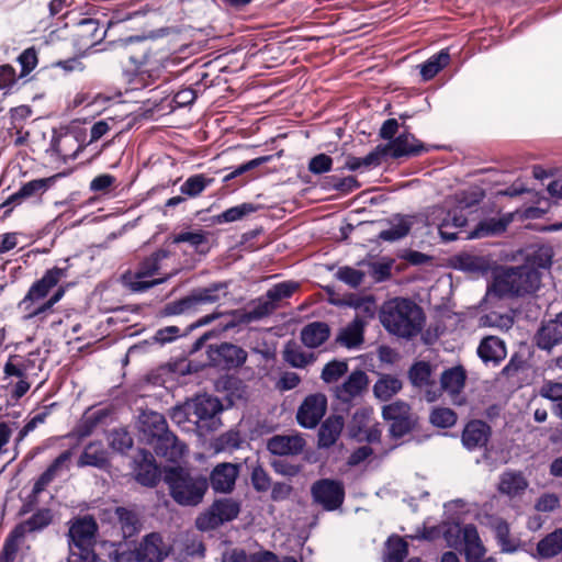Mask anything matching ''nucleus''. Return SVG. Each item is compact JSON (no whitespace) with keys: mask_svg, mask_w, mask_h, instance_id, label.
Here are the masks:
<instances>
[{"mask_svg":"<svg viewBox=\"0 0 562 562\" xmlns=\"http://www.w3.org/2000/svg\"><path fill=\"white\" fill-rule=\"evenodd\" d=\"M369 386V376L362 370L352 371L340 385L335 389V396L344 402L350 403L363 395Z\"/></svg>","mask_w":562,"mask_h":562,"instance_id":"nucleus-20","label":"nucleus"},{"mask_svg":"<svg viewBox=\"0 0 562 562\" xmlns=\"http://www.w3.org/2000/svg\"><path fill=\"white\" fill-rule=\"evenodd\" d=\"M128 55L124 76L133 90L145 89L158 81L167 67L172 64L166 52L155 49L149 36L132 35L113 42Z\"/></svg>","mask_w":562,"mask_h":562,"instance_id":"nucleus-2","label":"nucleus"},{"mask_svg":"<svg viewBox=\"0 0 562 562\" xmlns=\"http://www.w3.org/2000/svg\"><path fill=\"white\" fill-rule=\"evenodd\" d=\"M402 389V382L393 375H382L373 385V393L381 401H389Z\"/></svg>","mask_w":562,"mask_h":562,"instance_id":"nucleus-44","label":"nucleus"},{"mask_svg":"<svg viewBox=\"0 0 562 562\" xmlns=\"http://www.w3.org/2000/svg\"><path fill=\"white\" fill-rule=\"evenodd\" d=\"M535 342L539 349L546 351L562 344V312L541 325L535 335Z\"/></svg>","mask_w":562,"mask_h":562,"instance_id":"nucleus-23","label":"nucleus"},{"mask_svg":"<svg viewBox=\"0 0 562 562\" xmlns=\"http://www.w3.org/2000/svg\"><path fill=\"white\" fill-rule=\"evenodd\" d=\"M382 157V145H379L364 157L348 156L344 168L350 171H357L360 169L369 170L380 166Z\"/></svg>","mask_w":562,"mask_h":562,"instance_id":"nucleus-38","label":"nucleus"},{"mask_svg":"<svg viewBox=\"0 0 562 562\" xmlns=\"http://www.w3.org/2000/svg\"><path fill=\"white\" fill-rule=\"evenodd\" d=\"M228 294L227 282H213L207 286L193 289L188 295L167 303L161 311L164 316H177L199 312L204 305L220 302Z\"/></svg>","mask_w":562,"mask_h":562,"instance_id":"nucleus-7","label":"nucleus"},{"mask_svg":"<svg viewBox=\"0 0 562 562\" xmlns=\"http://www.w3.org/2000/svg\"><path fill=\"white\" fill-rule=\"evenodd\" d=\"M170 250L159 248L142 259L135 270H126L121 276L122 285L132 293H144L157 285L167 282L177 271L161 278H154L161 269V262L169 258Z\"/></svg>","mask_w":562,"mask_h":562,"instance_id":"nucleus-5","label":"nucleus"},{"mask_svg":"<svg viewBox=\"0 0 562 562\" xmlns=\"http://www.w3.org/2000/svg\"><path fill=\"white\" fill-rule=\"evenodd\" d=\"M348 372V363L345 360H331L327 362L323 370L321 378L322 380L329 384L337 382L341 376H344Z\"/></svg>","mask_w":562,"mask_h":562,"instance_id":"nucleus-55","label":"nucleus"},{"mask_svg":"<svg viewBox=\"0 0 562 562\" xmlns=\"http://www.w3.org/2000/svg\"><path fill=\"white\" fill-rule=\"evenodd\" d=\"M327 409V398L324 394H311L304 398L296 413L297 424L306 429L315 428Z\"/></svg>","mask_w":562,"mask_h":562,"instance_id":"nucleus-12","label":"nucleus"},{"mask_svg":"<svg viewBox=\"0 0 562 562\" xmlns=\"http://www.w3.org/2000/svg\"><path fill=\"white\" fill-rule=\"evenodd\" d=\"M528 481L520 471L507 470L499 476L498 492L510 498L520 496L528 488Z\"/></svg>","mask_w":562,"mask_h":562,"instance_id":"nucleus-27","label":"nucleus"},{"mask_svg":"<svg viewBox=\"0 0 562 562\" xmlns=\"http://www.w3.org/2000/svg\"><path fill=\"white\" fill-rule=\"evenodd\" d=\"M300 337L304 346L315 349L328 340L330 337V327L325 322H312L302 328Z\"/></svg>","mask_w":562,"mask_h":562,"instance_id":"nucleus-31","label":"nucleus"},{"mask_svg":"<svg viewBox=\"0 0 562 562\" xmlns=\"http://www.w3.org/2000/svg\"><path fill=\"white\" fill-rule=\"evenodd\" d=\"M432 214L442 218L437 224L440 237L445 241H453L458 238V229L464 227L468 223L463 207H456L445 212L443 209H435Z\"/></svg>","mask_w":562,"mask_h":562,"instance_id":"nucleus-17","label":"nucleus"},{"mask_svg":"<svg viewBox=\"0 0 562 562\" xmlns=\"http://www.w3.org/2000/svg\"><path fill=\"white\" fill-rule=\"evenodd\" d=\"M52 522V513L47 508L35 512L27 520L19 524L10 532L13 537L21 540L27 532L43 530Z\"/></svg>","mask_w":562,"mask_h":562,"instance_id":"nucleus-34","label":"nucleus"},{"mask_svg":"<svg viewBox=\"0 0 562 562\" xmlns=\"http://www.w3.org/2000/svg\"><path fill=\"white\" fill-rule=\"evenodd\" d=\"M485 525L493 531L503 553H515L520 549V539L510 536L509 524L502 517L487 515Z\"/></svg>","mask_w":562,"mask_h":562,"instance_id":"nucleus-19","label":"nucleus"},{"mask_svg":"<svg viewBox=\"0 0 562 562\" xmlns=\"http://www.w3.org/2000/svg\"><path fill=\"white\" fill-rule=\"evenodd\" d=\"M412 228V222L404 216H397L391 222V226L379 234V239L383 241H397L406 237Z\"/></svg>","mask_w":562,"mask_h":562,"instance_id":"nucleus-42","label":"nucleus"},{"mask_svg":"<svg viewBox=\"0 0 562 562\" xmlns=\"http://www.w3.org/2000/svg\"><path fill=\"white\" fill-rule=\"evenodd\" d=\"M97 524L91 517L76 520L69 528V557L67 562H97L93 550Z\"/></svg>","mask_w":562,"mask_h":562,"instance_id":"nucleus-8","label":"nucleus"},{"mask_svg":"<svg viewBox=\"0 0 562 562\" xmlns=\"http://www.w3.org/2000/svg\"><path fill=\"white\" fill-rule=\"evenodd\" d=\"M172 244L187 243L196 252L206 255L209 247V233L202 229L180 232L171 237Z\"/></svg>","mask_w":562,"mask_h":562,"instance_id":"nucleus-37","label":"nucleus"},{"mask_svg":"<svg viewBox=\"0 0 562 562\" xmlns=\"http://www.w3.org/2000/svg\"><path fill=\"white\" fill-rule=\"evenodd\" d=\"M457 268L461 271L484 276L492 269V261L488 257L476 254H461L457 257Z\"/></svg>","mask_w":562,"mask_h":562,"instance_id":"nucleus-36","label":"nucleus"},{"mask_svg":"<svg viewBox=\"0 0 562 562\" xmlns=\"http://www.w3.org/2000/svg\"><path fill=\"white\" fill-rule=\"evenodd\" d=\"M139 430L143 432L147 442L168 430V424L165 416L157 412H144L139 417Z\"/></svg>","mask_w":562,"mask_h":562,"instance_id":"nucleus-30","label":"nucleus"},{"mask_svg":"<svg viewBox=\"0 0 562 562\" xmlns=\"http://www.w3.org/2000/svg\"><path fill=\"white\" fill-rule=\"evenodd\" d=\"M69 259L64 260L65 266H55L47 269L44 274L35 280L16 308L25 322H32L37 326L57 327L63 323V314L56 304L65 296L68 284L60 282L69 277Z\"/></svg>","mask_w":562,"mask_h":562,"instance_id":"nucleus-1","label":"nucleus"},{"mask_svg":"<svg viewBox=\"0 0 562 562\" xmlns=\"http://www.w3.org/2000/svg\"><path fill=\"white\" fill-rule=\"evenodd\" d=\"M109 464L108 451L101 441L89 442L77 461L79 468L93 467L100 470L106 469Z\"/></svg>","mask_w":562,"mask_h":562,"instance_id":"nucleus-26","label":"nucleus"},{"mask_svg":"<svg viewBox=\"0 0 562 562\" xmlns=\"http://www.w3.org/2000/svg\"><path fill=\"white\" fill-rule=\"evenodd\" d=\"M79 35L81 37H89L93 43L105 35V31L100 29L99 22L94 19H83L79 23Z\"/></svg>","mask_w":562,"mask_h":562,"instance_id":"nucleus-61","label":"nucleus"},{"mask_svg":"<svg viewBox=\"0 0 562 562\" xmlns=\"http://www.w3.org/2000/svg\"><path fill=\"white\" fill-rule=\"evenodd\" d=\"M108 416V412L105 409H98L91 412L90 409L86 412L76 427V434L79 438H85L90 436L95 427Z\"/></svg>","mask_w":562,"mask_h":562,"instance_id":"nucleus-46","label":"nucleus"},{"mask_svg":"<svg viewBox=\"0 0 562 562\" xmlns=\"http://www.w3.org/2000/svg\"><path fill=\"white\" fill-rule=\"evenodd\" d=\"M408 378L414 386H429L431 384V366L426 361L415 362L408 371Z\"/></svg>","mask_w":562,"mask_h":562,"instance_id":"nucleus-48","label":"nucleus"},{"mask_svg":"<svg viewBox=\"0 0 562 562\" xmlns=\"http://www.w3.org/2000/svg\"><path fill=\"white\" fill-rule=\"evenodd\" d=\"M114 514L124 539L133 538L140 532L143 522L135 509L119 506L115 508Z\"/></svg>","mask_w":562,"mask_h":562,"instance_id":"nucleus-28","label":"nucleus"},{"mask_svg":"<svg viewBox=\"0 0 562 562\" xmlns=\"http://www.w3.org/2000/svg\"><path fill=\"white\" fill-rule=\"evenodd\" d=\"M20 362L23 364L24 371L32 376H36L42 371L45 363V358L42 356L40 349L33 350L27 355H16Z\"/></svg>","mask_w":562,"mask_h":562,"instance_id":"nucleus-53","label":"nucleus"},{"mask_svg":"<svg viewBox=\"0 0 562 562\" xmlns=\"http://www.w3.org/2000/svg\"><path fill=\"white\" fill-rule=\"evenodd\" d=\"M311 494L314 503L327 512H333L342 505L345 487L340 481L321 479L313 483Z\"/></svg>","mask_w":562,"mask_h":562,"instance_id":"nucleus-10","label":"nucleus"},{"mask_svg":"<svg viewBox=\"0 0 562 562\" xmlns=\"http://www.w3.org/2000/svg\"><path fill=\"white\" fill-rule=\"evenodd\" d=\"M211 507L218 518L217 521H220L222 525L237 518L240 512L239 502L233 498L217 499L211 505Z\"/></svg>","mask_w":562,"mask_h":562,"instance_id":"nucleus-45","label":"nucleus"},{"mask_svg":"<svg viewBox=\"0 0 562 562\" xmlns=\"http://www.w3.org/2000/svg\"><path fill=\"white\" fill-rule=\"evenodd\" d=\"M369 418H370L369 409L361 408V409H358L353 414L352 423L355 426H357L359 434L363 432V435H364L363 438L368 442H371V443L378 442L381 439L382 430H381L379 424L366 428L367 422L369 420Z\"/></svg>","mask_w":562,"mask_h":562,"instance_id":"nucleus-40","label":"nucleus"},{"mask_svg":"<svg viewBox=\"0 0 562 562\" xmlns=\"http://www.w3.org/2000/svg\"><path fill=\"white\" fill-rule=\"evenodd\" d=\"M408 554V546L400 537H390L386 541L384 562H403Z\"/></svg>","mask_w":562,"mask_h":562,"instance_id":"nucleus-50","label":"nucleus"},{"mask_svg":"<svg viewBox=\"0 0 562 562\" xmlns=\"http://www.w3.org/2000/svg\"><path fill=\"white\" fill-rule=\"evenodd\" d=\"M492 429L490 425L483 420H470L463 428L461 441L468 451H475L486 447Z\"/></svg>","mask_w":562,"mask_h":562,"instance_id":"nucleus-22","label":"nucleus"},{"mask_svg":"<svg viewBox=\"0 0 562 562\" xmlns=\"http://www.w3.org/2000/svg\"><path fill=\"white\" fill-rule=\"evenodd\" d=\"M382 149L383 156L389 153L394 159L418 156L424 151H428V148L408 132L401 133L393 140L382 146Z\"/></svg>","mask_w":562,"mask_h":562,"instance_id":"nucleus-16","label":"nucleus"},{"mask_svg":"<svg viewBox=\"0 0 562 562\" xmlns=\"http://www.w3.org/2000/svg\"><path fill=\"white\" fill-rule=\"evenodd\" d=\"M464 546L465 562H476L485 555L486 549L480 538L477 528L473 524H467L461 529Z\"/></svg>","mask_w":562,"mask_h":562,"instance_id":"nucleus-25","label":"nucleus"},{"mask_svg":"<svg viewBox=\"0 0 562 562\" xmlns=\"http://www.w3.org/2000/svg\"><path fill=\"white\" fill-rule=\"evenodd\" d=\"M345 422L340 415H331L327 417L318 429V447L330 448L339 438Z\"/></svg>","mask_w":562,"mask_h":562,"instance_id":"nucleus-33","label":"nucleus"},{"mask_svg":"<svg viewBox=\"0 0 562 562\" xmlns=\"http://www.w3.org/2000/svg\"><path fill=\"white\" fill-rule=\"evenodd\" d=\"M258 206L252 203H241L225 210L215 216L217 224L233 223L244 218L245 216L255 213Z\"/></svg>","mask_w":562,"mask_h":562,"instance_id":"nucleus-47","label":"nucleus"},{"mask_svg":"<svg viewBox=\"0 0 562 562\" xmlns=\"http://www.w3.org/2000/svg\"><path fill=\"white\" fill-rule=\"evenodd\" d=\"M133 471L136 482L146 487H155L161 479V471L154 456L145 449H140L135 456Z\"/></svg>","mask_w":562,"mask_h":562,"instance_id":"nucleus-14","label":"nucleus"},{"mask_svg":"<svg viewBox=\"0 0 562 562\" xmlns=\"http://www.w3.org/2000/svg\"><path fill=\"white\" fill-rule=\"evenodd\" d=\"M562 552V528H557L538 541L530 555L536 560H549Z\"/></svg>","mask_w":562,"mask_h":562,"instance_id":"nucleus-29","label":"nucleus"},{"mask_svg":"<svg viewBox=\"0 0 562 562\" xmlns=\"http://www.w3.org/2000/svg\"><path fill=\"white\" fill-rule=\"evenodd\" d=\"M149 443L153 445L157 456L170 462H178L188 452L187 445L180 441L169 429Z\"/></svg>","mask_w":562,"mask_h":562,"instance_id":"nucleus-21","label":"nucleus"},{"mask_svg":"<svg viewBox=\"0 0 562 562\" xmlns=\"http://www.w3.org/2000/svg\"><path fill=\"white\" fill-rule=\"evenodd\" d=\"M430 422L434 426L449 428L456 424L457 415L450 408H435L430 414Z\"/></svg>","mask_w":562,"mask_h":562,"instance_id":"nucleus-60","label":"nucleus"},{"mask_svg":"<svg viewBox=\"0 0 562 562\" xmlns=\"http://www.w3.org/2000/svg\"><path fill=\"white\" fill-rule=\"evenodd\" d=\"M380 322L390 334L411 339L422 331L425 316L423 310L412 300L395 297L383 304Z\"/></svg>","mask_w":562,"mask_h":562,"instance_id":"nucleus-3","label":"nucleus"},{"mask_svg":"<svg viewBox=\"0 0 562 562\" xmlns=\"http://www.w3.org/2000/svg\"><path fill=\"white\" fill-rule=\"evenodd\" d=\"M539 285V274L528 266L508 267L496 273L487 294L497 297L521 296L533 293Z\"/></svg>","mask_w":562,"mask_h":562,"instance_id":"nucleus-6","label":"nucleus"},{"mask_svg":"<svg viewBox=\"0 0 562 562\" xmlns=\"http://www.w3.org/2000/svg\"><path fill=\"white\" fill-rule=\"evenodd\" d=\"M284 360L293 368H305L314 358L312 355L304 352L300 347L288 346L283 352Z\"/></svg>","mask_w":562,"mask_h":562,"instance_id":"nucleus-56","label":"nucleus"},{"mask_svg":"<svg viewBox=\"0 0 562 562\" xmlns=\"http://www.w3.org/2000/svg\"><path fill=\"white\" fill-rule=\"evenodd\" d=\"M59 175L40 178L23 183L20 189L11 194L2 204L5 206H15L26 200L38 201L45 192H47L56 182Z\"/></svg>","mask_w":562,"mask_h":562,"instance_id":"nucleus-15","label":"nucleus"},{"mask_svg":"<svg viewBox=\"0 0 562 562\" xmlns=\"http://www.w3.org/2000/svg\"><path fill=\"white\" fill-rule=\"evenodd\" d=\"M189 408L192 411L193 423L196 425L200 434L204 435L215 430L221 425L218 415L223 406L216 397L205 394L196 395L189 402Z\"/></svg>","mask_w":562,"mask_h":562,"instance_id":"nucleus-9","label":"nucleus"},{"mask_svg":"<svg viewBox=\"0 0 562 562\" xmlns=\"http://www.w3.org/2000/svg\"><path fill=\"white\" fill-rule=\"evenodd\" d=\"M136 562H162L170 552V547L164 542L159 532L145 535L135 547Z\"/></svg>","mask_w":562,"mask_h":562,"instance_id":"nucleus-13","label":"nucleus"},{"mask_svg":"<svg viewBox=\"0 0 562 562\" xmlns=\"http://www.w3.org/2000/svg\"><path fill=\"white\" fill-rule=\"evenodd\" d=\"M270 159H271V156H261V157L251 159L249 161H246V162L233 168L227 175L224 176L223 181L228 182V181L270 161Z\"/></svg>","mask_w":562,"mask_h":562,"instance_id":"nucleus-59","label":"nucleus"},{"mask_svg":"<svg viewBox=\"0 0 562 562\" xmlns=\"http://www.w3.org/2000/svg\"><path fill=\"white\" fill-rule=\"evenodd\" d=\"M86 147V133L82 131L60 132L50 140V150L64 161L76 159Z\"/></svg>","mask_w":562,"mask_h":562,"instance_id":"nucleus-11","label":"nucleus"},{"mask_svg":"<svg viewBox=\"0 0 562 562\" xmlns=\"http://www.w3.org/2000/svg\"><path fill=\"white\" fill-rule=\"evenodd\" d=\"M442 390L450 394H458L464 386L465 372L461 367L445 370L440 378Z\"/></svg>","mask_w":562,"mask_h":562,"instance_id":"nucleus-43","label":"nucleus"},{"mask_svg":"<svg viewBox=\"0 0 562 562\" xmlns=\"http://www.w3.org/2000/svg\"><path fill=\"white\" fill-rule=\"evenodd\" d=\"M304 448V440L299 436H273L267 442V449L274 456L297 454Z\"/></svg>","mask_w":562,"mask_h":562,"instance_id":"nucleus-32","label":"nucleus"},{"mask_svg":"<svg viewBox=\"0 0 562 562\" xmlns=\"http://www.w3.org/2000/svg\"><path fill=\"white\" fill-rule=\"evenodd\" d=\"M477 355L484 363L492 362L496 366L505 359L506 347L501 338L488 336L479 345Z\"/></svg>","mask_w":562,"mask_h":562,"instance_id":"nucleus-35","label":"nucleus"},{"mask_svg":"<svg viewBox=\"0 0 562 562\" xmlns=\"http://www.w3.org/2000/svg\"><path fill=\"white\" fill-rule=\"evenodd\" d=\"M172 499L182 506L199 505L209 487L207 479L181 467L167 468L162 476Z\"/></svg>","mask_w":562,"mask_h":562,"instance_id":"nucleus-4","label":"nucleus"},{"mask_svg":"<svg viewBox=\"0 0 562 562\" xmlns=\"http://www.w3.org/2000/svg\"><path fill=\"white\" fill-rule=\"evenodd\" d=\"M239 472L240 464L218 463L210 473V485L215 493L229 494L235 488Z\"/></svg>","mask_w":562,"mask_h":562,"instance_id":"nucleus-18","label":"nucleus"},{"mask_svg":"<svg viewBox=\"0 0 562 562\" xmlns=\"http://www.w3.org/2000/svg\"><path fill=\"white\" fill-rule=\"evenodd\" d=\"M250 480L252 487L260 493L267 492L272 485L268 472L261 465L252 468Z\"/></svg>","mask_w":562,"mask_h":562,"instance_id":"nucleus-64","label":"nucleus"},{"mask_svg":"<svg viewBox=\"0 0 562 562\" xmlns=\"http://www.w3.org/2000/svg\"><path fill=\"white\" fill-rule=\"evenodd\" d=\"M390 424V435L392 438L398 439L407 435L414 428V420L411 415L401 418L386 420Z\"/></svg>","mask_w":562,"mask_h":562,"instance_id":"nucleus-58","label":"nucleus"},{"mask_svg":"<svg viewBox=\"0 0 562 562\" xmlns=\"http://www.w3.org/2000/svg\"><path fill=\"white\" fill-rule=\"evenodd\" d=\"M216 353L229 369L241 367L247 360V352L241 347L233 344L224 342L220 345Z\"/></svg>","mask_w":562,"mask_h":562,"instance_id":"nucleus-41","label":"nucleus"},{"mask_svg":"<svg viewBox=\"0 0 562 562\" xmlns=\"http://www.w3.org/2000/svg\"><path fill=\"white\" fill-rule=\"evenodd\" d=\"M333 161L329 155L317 154L310 159L307 169L313 175H324L331 170Z\"/></svg>","mask_w":562,"mask_h":562,"instance_id":"nucleus-63","label":"nucleus"},{"mask_svg":"<svg viewBox=\"0 0 562 562\" xmlns=\"http://www.w3.org/2000/svg\"><path fill=\"white\" fill-rule=\"evenodd\" d=\"M539 393L542 397L555 403L554 413L562 418V382H546Z\"/></svg>","mask_w":562,"mask_h":562,"instance_id":"nucleus-54","label":"nucleus"},{"mask_svg":"<svg viewBox=\"0 0 562 562\" xmlns=\"http://www.w3.org/2000/svg\"><path fill=\"white\" fill-rule=\"evenodd\" d=\"M507 223L502 220L490 218L480 222L476 227L469 234V238H482L486 236L497 235L506 229Z\"/></svg>","mask_w":562,"mask_h":562,"instance_id":"nucleus-49","label":"nucleus"},{"mask_svg":"<svg viewBox=\"0 0 562 562\" xmlns=\"http://www.w3.org/2000/svg\"><path fill=\"white\" fill-rule=\"evenodd\" d=\"M276 308L277 304L271 299H268L266 294L263 297H259L255 305L245 314V319L248 322L262 319L272 314Z\"/></svg>","mask_w":562,"mask_h":562,"instance_id":"nucleus-52","label":"nucleus"},{"mask_svg":"<svg viewBox=\"0 0 562 562\" xmlns=\"http://www.w3.org/2000/svg\"><path fill=\"white\" fill-rule=\"evenodd\" d=\"M484 326L497 327L508 330L514 324L513 316L508 314H499L497 312H490L481 318Z\"/></svg>","mask_w":562,"mask_h":562,"instance_id":"nucleus-62","label":"nucleus"},{"mask_svg":"<svg viewBox=\"0 0 562 562\" xmlns=\"http://www.w3.org/2000/svg\"><path fill=\"white\" fill-rule=\"evenodd\" d=\"M367 321L357 315L350 323L342 327L337 337L336 342L349 350H358L364 342V328Z\"/></svg>","mask_w":562,"mask_h":562,"instance_id":"nucleus-24","label":"nucleus"},{"mask_svg":"<svg viewBox=\"0 0 562 562\" xmlns=\"http://www.w3.org/2000/svg\"><path fill=\"white\" fill-rule=\"evenodd\" d=\"M449 61L450 55L448 49H441L437 54H434L425 63L419 65L422 79L424 81L431 80Z\"/></svg>","mask_w":562,"mask_h":562,"instance_id":"nucleus-39","label":"nucleus"},{"mask_svg":"<svg viewBox=\"0 0 562 562\" xmlns=\"http://www.w3.org/2000/svg\"><path fill=\"white\" fill-rule=\"evenodd\" d=\"M299 283L295 281H283L274 284L266 293L267 297L271 299L274 304L283 299H289L297 290Z\"/></svg>","mask_w":562,"mask_h":562,"instance_id":"nucleus-57","label":"nucleus"},{"mask_svg":"<svg viewBox=\"0 0 562 562\" xmlns=\"http://www.w3.org/2000/svg\"><path fill=\"white\" fill-rule=\"evenodd\" d=\"M212 181V179L206 178L202 173L193 175L181 184L180 192L190 198H195L201 194Z\"/></svg>","mask_w":562,"mask_h":562,"instance_id":"nucleus-51","label":"nucleus"}]
</instances>
